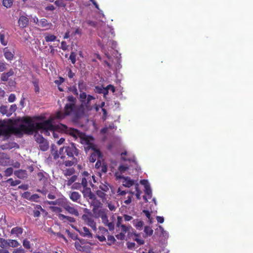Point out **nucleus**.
Here are the masks:
<instances>
[{"instance_id":"nucleus-6","label":"nucleus","mask_w":253,"mask_h":253,"mask_svg":"<svg viewBox=\"0 0 253 253\" xmlns=\"http://www.w3.org/2000/svg\"><path fill=\"white\" fill-rule=\"evenodd\" d=\"M115 176L117 180L122 179V183L123 186L126 187H130L132 185H135V181L134 180L131 179L129 177H125L123 175H121L119 172H115Z\"/></svg>"},{"instance_id":"nucleus-63","label":"nucleus","mask_w":253,"mask_h":253,"mask_svg":"<svg viewBox=\"0 0 253 253\" xmlns=\"http://www.w3.org/2000/svg\"><path fill=\"white\" fill-rule=\"evenodd\" d=\"M108 240L110 241L112 243H114L116 241V239L113 236L107 235Z\"/></svg>"},{"instance_id":"nucleus-55","label":"nucleus","mask_w":253,"mask_h":253,"mask_svg":"<svg viewBox=\"0 0 253 253\" xmlns=\"http://www.w3.org/2000/svg\"><path fill=\"white\" fill-rule=\"evenodd\" d=\"M51 210L55 212H61L62 211L61 208L57 207H51Z\"/></svg>"},{"instance_id":"nucleus-34","label":"nucleus","mask_w":253,"mask_h":253,"mask_svg":"<svg viewBox=\"0 0 253 253\" xmlns=\"http://www.w3.org/2000/svg\"><path fill=\"white\" fill-rule=\"evenodd\" d=\"M107 207L111 211H115L117 209V207L116 206L115 203H113L111 201L107 202Z\"/></svg>"},{"instance_id":"nucleus-3","label":"nucleus","mask_w":253,"mask_h":253,"mask_svg":"<svg viewBox=\"0 0 253 253\" xmlns=\"http://www.w3.org/2000/svg\"><path fill=\"white\" fill-rule=\"evenodd\" d=\"M61 127L64 130L73 135L76 139H79L80 142L84 145L85 151L89 149L93 150L89 158L90 162L94 163L97 159L101 157V154L94 145V139L92 137L86 135L76 129H69L64 126H61Z\"/></svg>"},{"instance_id":"nucleus-10","label":"nucleus","mask_w":253,"mask_h":253,"mask_svg":"<svg viewBox=\"0 0 253 253\" xmlns=\"http://www.w3.org/2000/svg\"><path fill=\"white\" fill-rule=\"evenodd\" d=\"M12 132L11 128L7 126H0V136L4 137V139H7Z\"/></svg>"},{"instance_id":"nucleus-61","label":"nucleus","mask_w":253,"mask_h":253,"mask_svg":"<svg viewBox=\"0 0 253 253\" xmlns=\"http://www.w3.org/2000/svg\"><path fill=\"white\" fill-rule=\"evenodd\" d=\"M143 212L145 213V215L149 220V222L151 223L152 218L151 217V214L150 213V212L147 211H144Z\"/></svg>"},{"instance_id":"nucleus-27","label":"nucleus","mask_w":253,"mask_h":253,"mask_svg":"<svg viewBox=\"0 0 253 253\" xmlns=\"http://www.w3.org/2000/svg\"><path fill=\"white\" fill-rule=\"evenodd\" d=\"M0 113L2 115H5L7 117H9V113L7 106L5 105H1L0 107Z\"/></svg>"},{"instance_id":"nucleus-28","label":"nucleus","mask_w":253,"mask_h":253,"mask_svg":"<svg viewBox=\"0 0 253 253\" xmlns=\"http://www.w3.org/2000/svg\"><path fill=\"white\" fill-rule=\"evenodd\" d=\"M39 147L42 151H46L49 147V145L47 141L45 140L39 144Z\"/></svg>"},{"instance_id":"nucleus-16","label":"nucleus","mask_w":253,"mask_h":253,"mask_svg":"<svg viewBox=\"0 0 253 253\" xmlns=\"http://www.w3.org/2000/svg\"><path fill=\"white\" fill-rule=\"evenodd\" d=\"M3 53L5 58L8 60H11L13 58V53L8 47H5L3 49Z\"/></svg>"},{"instance_id":"nucleus-52","label":"nucleus","mask_w":253,"mask_h":253,"mask_svg":"<svg viewBox=\"0 0 253 253\" xmlns=\"http://www.w3.org/2000/svg\"><path fill=\"white\" fill-rule=\"evenodd\" d=\"M116 237L118 240H124L125 239L126 236L125 235L123 234V233H120V234L116 235Z\"/></svg>"},{"instance_id":"nucleus-39","label":"nucleus","mask_w":253,"mask_h":253,"mask_svg":"<svg viewBox=\"0 0 253 253\" xmlns=\"http://www.w3.org/2000/svg\"><path fill=\"white\" fill-rule=\"evenodd\" d=\"M109 185L106 182L105 183H102L99 186V188L104 192L108 191L109 189Z\"/></svg>"},{"instance_id":"nucleus-4","label":"nucleus","mask_w":253,"mask_h":253,"mask_svg":"<svg viewBox=\"0 0 253 253\" xmlns=\"http://www.w3.org/2000/svg\"><path fill=\"white\" fill-rule=\"evenodd\" d=\"M82 185L84 188H85V191L89 194L91 193L90 189L87 188L88 183H89L90 185L93 186V182H96V180L94 175H90L89 173L84 171L82 173Z\"/></svg>"},{"instance_id":"nucleus-36","label":"nucleus","mask_w":253,"mask_h":253,"mask_svg":"<svg viewBox=\"0 0 253 253\" xmlns=\"http://www.w3.org/2000/svg\"><path fill=\"white\" fill-rule=\"evenodd\" d=\"M77 163V160L74 158L72 160L65 161L64 164L66 167H71Z\"/></svg>"},{"instance_id":"nucleus-49","label":"nucleus","mask_w":253,"mask_h":253,"mask_svg":"<svg viewBox=\"0 0 253 253\" xmlns=\"http://www.w3.org/2000/svg\"><path fill=\"white\" fill-rule=\"evenodd\" d=\"M23 246L26 249H30L31 246L30 244V242L27 240H24L23 242Z\"/></svg>"},{"instance_id":"nucleus-19","label":"nucleus","mask_w":253,"mask_h":253,"mask_svg":"<svg viewBox=\"0 0 253 253\" xmlns=\"http://www.w3.org/2000/svg\"><path fill=\"white\" fill-rule=\"evenodd\" d=\"M69 197L73 201L77 202L80 199L81 195L77 192H72L69 194Z\"/></svg>"},{"instance_id":"nucleus-22","label":"nucleus","mask_w":253,"mask_h":253,"mask_svg":"<svg viewBox=\"0 0 253 253\" xmlns=\"http://www.w3.org/2000/svg\"><path fill=\"white\" fill-rule=\"evenodd\" d=\"M14 74V72L12 70H10L7 73H3L1 75V79L3 81H7L8 78Z\"/></svg>"},{"instance_id":"nucleus-15","label":"nucleus","mask_w":253,"mask_h":253,"mask_svg":"<svg viewBox=\"0 0 253 253\" xmlns=\"http://www.w3.org/2000/svg\"><path fill=\"white\" fill-rule=\"evenodd\" d=\"M129 169V166L127 164H122L118 168V171L116 172H119L121 175L125 173Z\"/></svg>"},{"instance_id":"nucleus-31","label":"nucleus","mask_w":253,"mask_h":253,"mask_svg":"<svg viewBox=\"0 0 253 253\" xmlns=\"http://www.w3.org/2000/svg\"><path fill=\"white\" fill-rule=\"evenodd\" d=\"M75 171L73 168L66 169L63 170V173L65 176H71L75 173Z\"/></svg>"},{"instance_id":"nucleus-18","label":"nucleus","mask_w":253,"mask_h":253,"mask_svg":"<svg viewBox=\"0 0 253 253\" xmlns=\"http://www.w3.org/2000/svg\"><path fill=\"white\" fill-rule=\"evenodd\" d=\"M0 42L3 45H6L8 42L7 34L3 31L0 32Z\"/></svg>"},{"instance_id":"nucleus-56","label":"nucleus","mask_w":253,"mask_h":253,"mask_svg":"<svg viewBox=\"0 0 253 253\" xmlns=\"http://www.w3.org/2000/svg\"><path fill=\"white\" fill-rule=\"evenodd\" d=\"M58 218H59V219L60 220H62L64 222H66V221L67 216H66V215L63 214L59 213L58 215Z\"/></svg>"},{"instance_id":"nucleus-8","label":"nucleus","mask_w":253,"mask_h":253,"mask_svg":"<svg viewBox=\"0 0 253 253\" xmlns=\"http://www.w3.org/2000/svg\"><path fill=\"white\" fill-rule=\"evenodd\" d=\"M140 183L144 186V191L146 195L143 196V199L146 201H148V199H150L152 196V190L150 185L147 180H141Z\"/></svg>"},{"instance_id":"nucleus-1","label":"nucleus","mask_w":253,"mask_h":253,"mask_svg":"<svg viewBox=\"0 0 253 253\" xmlns=\"http://www.w3.org/2000/svg\"><path fill=\"white\" fill-rule=\"evenodd\" d=\"M54 119V118H51L48 120L44 121L42 122L35 123L31 119L25 118L24 119V124L21 126V128L23 131L27 133L40 131L45 135H49L50 132H51L55 138L59 137V132L58 130H60L67 134H69L75 138L73 135L67 132L66 130H64L62 127H61V126H64L69 129H73L72 128L68 127L66 126L61 124L57 126H54L53 125V121Z\"/></svg>"},{"instance_id":"nucleus-30","label":"nucleus","mask_w":253,"mask_h":253,"mask_svg":"<svg viewBox=\"0 0 253 253\" xmlns=\"http://www.w3.org/2000/svg\"><path fill=\"white\" fill-rule=\"evenodd\" d=\"M77 179V175L72 176L68 180H66V184L67 186H69L71 185L74 182H75Z\"/></svg>"},{"instance_id":"nucleus-38","label":"nucleus","mask_w":253,"mask_h":253,"mask_svg":"<svg viewBox=\"0 0 253 253\" xmlns=\"http://www.w3.org/2000/svg\"><path fill=\"white\" fill-rule=\"evenodd\" d=\"M99 231L98 234L100 235H103L104 236H107L108 235V230L103 227H99Z\"/></svg>"},{"instance_id":"nucleus-7","label":"nucleus","mask_w":253,"mask_h":253,"mask_svg":"<svg viewBox=\"0 0 253 253\" xmlns=\"http://www.w3.org/2000/svg\"><path fill=\"white\" fill-rule=\"evenodd\" d=\"M64 149H65L67 155L69 157H73L74 155L77 156L79 154L78 150L73 143H71V145L68 146L61 148L59 150L60 154L63 152Z\"/></svg>"},{"instance_id":"nucleus-48","label":"nucleus","mask_w":253,"mask_h":253,"mask_svg":"<svg viewBox=\"0 0 253 253\" xmlns=\"http://www.w3.org/2000/svg\"><path fill=\"white\" fill-rule=\"evenodd\" d=\"M40 197L38 194H34L31 196L30 200L34 202H38Z\"/></svg>"},{"instance_id":"nucleus-12","label":"nucleus","mask_w":253,"mask_h":253,"mask_svg":"<svg viewBox=\"0 0 253 253\" xmlns=\"http://www.w3.org/2000/svg\"><path fill=\"white\" fill-rule=\"evenodd\" d=\"M9 157L6 154H0V165L2 166H7L11 165Z\"/></svg>"},{"instance_id":"nucleus-40","label":"nucleus","mask_w":253,"mask_h":253,"mask_svg":"<svg viewBox=\"0 0 253 253\" xmlns=\"http://www.w3.org/2000/svg\"><path fill=\"white\" fill-rule=\"evenodd\" d=\"M144 232L146 234V236H151L153 234V230L152 228L149 226H146L144 228Z\"/></svg>"},{"instance_id":"nucleus-54","label":"nucleus","mask_w":253,"mask_h":253,"mask_svg":"<svg viewBox=\"0 0 253 253\" xmlns=\"http://www.w3.org/2000/svg\"><path fill=\"white\" fill-rule=\"evenodd\" d=\"M96 237H97V239L100 242H103V241H105L106 240L105 236H104L103 235H100V234H98L97 235Z\"/></svg>"},{"instance_id":"nucleus-21","label":"nucleus","mask_w":253,"mask_h":253,"mask_svg":"<svg viewBox=\"0 0 253 253\" xmlns=\"http://www.w3.org/2000/svg\"><path fill=\"white\" fill-rule=\"evenodd\" d=\"M14 174L19 178H24L27 176V173L25 170H18L14 171Z\"/></svg>"},{"instance_id":"nucleus-45","label":"nucleus","mask_w":253,"mask_h":253,"mask_svg":"<svg viewBox=\"0 0 253 253\" xmlns=\"http://www.w3.org/2000/svg\"><path fill=\"white\" fill-rule=\"evenodd\" d=\"M17 106L15 104L11 105L8 109L10 116L16 110Z\"/></svg>"},{"instance_id":"nucleus-35","label":"nucleus","mask_w":253,"mask_h":253,"mask_svg":"<svg viewBox=\"0 0 253 253\" xmlns=\"http://www.w3.org/2000/svg\"><path fill=\"white\" fill-rule=\"evenodd\" d=\"M133 240H135L139 245H143L144 243V241L140 238L138 234L134 233Z\"/></svg>"},{"instance_id":"nucleus-9","label":"nucleus","mask_w":253,"mask_h":253,"mask_svg":"<svg viewBox=\"0 0 253 253\" xmlns=\"http://www.w3.org/2000/svg\"><path fill=\"white\" fill-rule=\"evenodd\" d=\"M82 219L84 222L89 226H90L93 230L96 231L97 228L96 222L94 221L92 217L88 216L87 214H83L82 216Z\"/></svg>"},{"instance_id":"nucleus-62","label":"nucleus","mask_w":253,"mask_h":253,"mask_svg":"<svg viewBox=\"0 0 253 253\" xmlns=\"http://www.w3.org/2000/svg\"><path fill=\"white\" fill-rule=\"evenodd\" d=\"M61 47L64 50H65L67 49L68 45H67V43L63 41L61 42Z\"/></svg>"},{"instance_id":"nucleus-11","label":"nucleus","mask_w":253,"mask_h":253,"mask_svg":"<svg viewBox=\"0 0 253 253\" xmlns=\"http://www.w3.org/2000/svg\"><path fill=\"white\" fill-rule=\"evenodd\" d=\"M64 209L69 213L78 216L79 215L78 210L72 206V204L68 201Z\"/></svg>"},{"instance_id":"nucleus-29","label":"nucleus","mask_w":253,"mask_h":253,"mask_svg":"<svg viewBox=\"0 0 253 253\" xmlns=\"http://www.w3.org/2000/svg\"><path fill=\"white\" fill-rule=\"evenodd\" d=\"M133 224L138 229L140 230L143 225V222L139 219H136L133 221Z\"/></svg>"},{"instance_id":"nucleus-23","label":"nucleus","mask_w":253,"mask_h":253,"mask_svg":"<svg viewBox=\"0 0 253 253\" xmlns=\"http://www.w3.org/2000/svg\"><path fill=\"white\" fill-rule=\"evenodd\" d=\"M22 232L23 230L21 228L16 227L12 229L11 233L15 235L16 237H18L22 233Z\"/></svg>"},{"instance_id":"nucleus-46","label":"nucleus","mask_w":253,"mask_h":253,"mask_svg":"<svg viewBox=\"0 0 253 253\" xmlns=\"http://www.w3.org/2000/svg\"><path fill=\"white\" fill-rule=\"evenodd\" d=\"M157 230H159L161 232L162 235L165 237H168V233L164 230V228L161 226H159V228H157Z\"/></svg>"},{"instance_id":"nucleus-14","label":"nucleus","mask_w":253,"mask_h":253,"mask_svg":"<svg viewBox=\"0 0 253 253\" xmlns=\"http://www.w3.org/2000/svg\"><path fill=\"white\" fill-rule=\"evenodd\" d=\"M18 23L20 27L25 28L28 25L29 19L27 17L22 15L19 17Z\"/></svg>"},{"instance_id":"nucleus-51","label":"nucleus","mask_w":253,"mask_h":253,"mask_svg":"<svg viewBox=\"0 0 253 253\" xmlns=\"http://www.w3.org/2000/svg\"><path fill=\"white\" fill-rule=\"evenodd\" d=\"M36 140L39 144L42 143V141L45 140V139L40 135L36 136Z\"/></svg>"},{"instance_id":"nucleus-17","label":"nucleus","mask_w":253,"mask_h":253,"mask_svg":"<svg viewBox=\"0 0 253 253\" xmlns=\"http://www.w3.org/2000/svg\"><path fill=\"white\" fill-rule=\"evenodd\" d=\"M79 232L84 237H87L88 238L92 237V234L90 232L89 229L86 227H84L82 229L79 230Z\"/></svg>"},{"instance_id":"nucleus-42","label":"nucleus","mask_w":253,"mask_h":253,"mask_svg":"<svg viewBox=\"0 0 253 253\" xmlns=\"http://www.w3.org/2000/svg\"><path fill=\"white\" fill-rule=\"evenodd\" d=\"M13 172V169L11 167L6 169L4 171V175L6 176H9L12 174Z\"/></svg>"},{"instance_id":"nucleus-59","label":"nucleus","mask_w":253,"mask_h":253,"mask_svg":"<svg viewBox=\"0 0 253 253\" xmlns=\"http://www.w3.org/2000/svg\"><path fill=\"white\" fill-rule=\"evenodd\" d=\"M126 193H127V191H126L124 190H122L120 188H119L118 189V191H117L118 195L123 196V195H125Z\"/></svg>"},{"instance_id":"nucleus-60","label":"nucleus","mask_w":253,"mask_h":253,"mask_svg":"<svg viewBox=\"0 0 253 253\" xmlns=\"http://www.w3.org/2000/svg\"><path fill=\"white\" fill-rule=\"evenodd\" d=\"M15 95L14 94H11L8 99L9 102H13L15 100Z\"/></svg>"},{"instance_id":"nucleus-50","label":"nucleus","mask_w":253,"mask_h":253,"mask_svg":"<svg viewBox=\"0 0 253 253\" xmlns=\"http://www.w3.org/2000/svg\"><path fill=\"white\" fill-rule=\"evenodd\" d=\"M12 253H25V251L22 248L20 247L13 250Z\"/></svg>"},{"instance_id":"nucleus-24","label":"nucleus","mask_w":253,"mask_h":253,"mask_svg":"<svg viewBox=\"0 0 253 253\" xmlns=\"http://www.w3.org/2000/svg\"><path fill=\"white\" fill-rule=\"evenodd\" d=\"M44 39L46 42H50L55 41L56 37L53 35L46 33L44 34Z\"/></svg>"},{"instance_id":"nucleus-44","label":"nucleus","mask_w":253,"mask_h":253,"mask_svg":"<svg viewBox=\"0 0 253 253\" xmlns=\"http://www.w3.org/2000/svg\"><path fill=\"white\" fill-rule=\"evenodd\" d=\"M105 226H107L110 231H113L114 229V224L113 222H109L108 219H107V223H103Z\"/></svg>"},{"instance_id":"nucleus-64","label":"nucleus","mask_w":253,"mask_h":253,"mask_svg":"<svg viewBox=\"0 0 253 253\" xmlns=\"http://www.w3.org/2000/svg\"><path fill=\"white\" fill-rule=\"evenodd\" d=\"M106 88L109 90H110L112 91V92H114L115 91V87L111 84H109L106 86Z\"/></svg>"},{"instance_id":"nucleus-57","label":"nucleus","mask_w":253,"mask_h":253,"mask_svg":"<svg viewBox=\"0 0 253 253\" xmlns=\"http://www.w3.org/2000/svg\"><path fill=\"white\" fill-rule=\"evenodd\" d=\"M82 34V30L80 28H77L75 30V31L73 32L72 35L73 36L76 35H81Z\"/></svg>"},{"instance_id":"nucleus-47","label":"nucleus","mask_w":253,"mask_h":253,"mask_svg":"<svg viewBox=\"0 0 253 253\" xmlns=\"http://www.w3.org/2000/svg\"><path fill=\"white\" fill-rule=\"evenodd\" d=\"M76 54L75 52H72L71 53L69 58L71 60L73 64H75L76 61Z\"/></svg>"},{"instance_id":"nucleus-53","label":"nucleus","mask_w":253,"mask_h":253,"mask_svg":"<svg viewBox=\"0 0 253 253\" xmlns=\"http://www.w3.org/2000/svg\"><path fill=\"white\" fill-rule=\"evenodd\" d=\"M6 64L0 61V72H1L6 69Z\"/></svg>"},{"instance_id":"nucleus-5","label":"nucleus","mask_w":253,"mask_h":253,"mask_svg":"<svg viewBox=\"0 0 253 253\" xmlns=\"http://www.w3.org/2000/svg\"><path fill=\"white\" fill-rule=\"evenodd\" d=\"M92 211L95 217L100 218L102 223H107L108 211L106 209L98 207L94 208Z\"/></svg>"},{"instance_id":"nucleus-41","label":"nucleus","mask_w":253,"mask_h":253,"mask_svg":"<svg viewBox=\"0 0 253 253\" xmlns=\"http://www.w3.org/2000/svg\"><path fill=\"white\" fill-rule=\"evenodd\" d=\"M13 0H3V5L7 7H10L12 4Z\"/></svg>"},{"instance_id":"nucleus-13","label":"nucleus","mask_w":253,"mask_h":253,"mask_svg":"<svg viewBox=\"0 0 253 253\" xmlns=\"http://www.w3.org/2000/svg\"><path fill=\"white\" fill-rule=\"evenodd\" d=\"M68 201L64 198H59L57 200H56L54 201H51L49 202L48 203L50 205H58L60 207H63V208L65 207L66 205L67 204Z\"/></svg>"},{"instance_id":"nucleus-43","label":"nucleus","mask_w":253,"mask_h":253,"mask_svg":"<svg viewBox=\"0 0 253 253\" xmlns=\"http://www.w3.org/2000/svg\"><path fill=\"white\" fill-rule=\"evenodd\" d=\"M82 185V182L81 183L79 182H75L71 186V188L72 189H77L79 190L81 188Z\"/></svg>"},{"instance_id":"nucleus-2","label":"nucleus","mask_w":253,"mask_h":253,"mask_svg":"<svg viewBox=\"0 0 253 253\" xmlns=\"http://www.w3.org/2000/svg\"><path fill=\"white\" fill-rule=\"evenodd\" d=\"M80 98L82 102L80 106H75L74 103V98L73 96H69L68 100L70 101L67 103L65 107L64 112L59 111L57 113L55 118L62 119L66 116H70L74 119H77L85 115V110L89 111L92 109L90 101L94 100L95 98L91 95H88L84 92H81Z\"/></svg>"},{"instance_id":"nucleus-26","label":"nucleus","mask_w":253,"mask_h":253,"mask_svg":"<svg viewBox=\"0 0 253 253\" xmlns=\"http://www.w3.org/2000/svg\"><path fill=\"white\" fill-rule=\"evenodd\" d=\"M120 227L121 228V233H123L124 235H125L126 233H128V235L129 236L130 235V229H131V226L121 225Z\"/></svg>"},{"instance_id":"nucleus-58","label":"nucleus","mask_w":253,"mask_h":253,"mask_svg":"<svg viewBox=\"0 0 253 253\" xmlns=\"http://www.w3.org/2000/svg\"><path fill=\"white\" fill-rule=\"evenodd\" d=\"M123 221V218L121 216H118L117 217V226L118 227H119L121 226V225H123L122 224Z\"/></svg>"},{"instance_id":"nucleus-37","label":"nucleus","mask_w":253,"mask_h":253,"mask_svg":"<svg viewBox=\"0 0 253 253\" xmlns=\"http://www.w3.org/2000/svg\"><path fill=\"white\" fill-rule=\"evenodd\" d=\"M0 247L1 249H4L6 246H8V240H6L2 238H0Z\"/></svg>"},{"instance_id":"nucleus-33","label":"nucleus","mask_w":253,"mask_h":253,"mask_svg":"<svg viewBox=\"0 0 253 253\" xmlns=\"http://www.w3.org/2000/svg\"><path fill=\"white\" fill-rule=\"evenodd\" d=\"M20 245L19 242L15 240H8V246L15 248Z\"/></svg>"},{"instance_id":"nucleus-20","label":"nucleus","mask_w":253,"mask_h":253,"mask_svg":"<svg viewBox=\"0 0 253 253\" xmlns=\"http://www.w3.org/2000/svg\"><path fill=\"white\" fill-rule=\"evenodd\" d=\"M38 25L43 28H45L46 29H48L50 28L51 24L48 23L47 21L45 19H42L39 21Z\"/></svg>"},{"instance_id":"nucleus-25","label":"nucleus","mask_w":253,"mask_h":253,"mask_svg":"<svg viewBox=\"0 0 253 253\" xmlns=\"http://www.w3.org/2000/svg\"><path fill=\"white\" fill-rule=\"evenodd\" d=\"M51 156L53 157V159L56 160L57 158L59 157L60 155H61L60 153L58 152L57 150L54 149V146L52 145L51 146Z\"/></svg>"},{"instance_id":"nucleus-32","label":"nucleus","mask_w":253,"mask_h":253,"mask_svg":"<svg viewBox=\"0 0 253 253\" xmlns=\"http://www.w3.org/2000/svg\"><path fill=\"white\" fill-rule=\"evenodd\" d=\"M5 183H9L11 186H15L20 183V180H13L12 178H9L7 180L5 181Z\"/></svg>"}]
</instances>
